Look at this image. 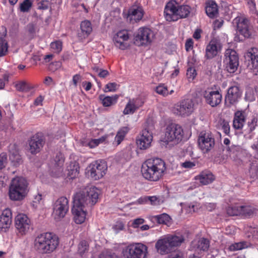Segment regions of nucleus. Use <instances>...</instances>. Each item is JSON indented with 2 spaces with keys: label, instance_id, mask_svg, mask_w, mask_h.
Returning a JSON list of instances; mask_svg holds the SVG:
<instances>
[{
  "label": "nucleus",
  "instance_id": "obj_1",
  "mask_svg": "<svg viewBox=\"0 0 258 258\" xmlns=\"http://www.w3.org/2000/svg\"><path fill=\"white\" fill-rule=\"evenodd\" d=\"M165 162L156 158L147 160L142 165V173L147 180L157 181L162 179L166 173Z\"/></svg>",
  "mask_w": 258,
  "mask_h": 258
},
{
  "label": "nucleus",
  "instance_id": "obj_2",
  "mask_svg": "<svg viewBox=\"0 0 258 258\" xmlns=\"http://www.w3.org/2000/svg\"><path fill=\"white\" fill-rule=\"evenodd\" d=\"M59 243L58 237L52 232L38 234L34 241V249L39 253L50 254L54 251Z\"/></svg>",
  "mask_w": 258,
  "mask_h": 258
},
{
  "label": "nucleus",
  "instance_id": "obj_3",
  "mask_svg": "<svg viewBox=\"0 0 258 258\" xmlns=\"http://www.w3.org/2000/svg\"><path fill=\"white\" fill-rule=\"evenodd\" d=\"M184 241V236L180 234H169L159 239L155 247L161 254H166L179 246Z\"/></svg>",
  "mask_w": 258,
  "mask_h": 258
},
{
  "label": "nucleus",
  "instance_id": "obj_4",
  "mask_svg": "<svg viewBox=\"0 0 258 258\" xmlns=\"http://www.w3.org/2000/svg\"><path fill=\"white\" fill-rule=\"evenodd\" d=\"M27 179L22 176H16L11 181L9 188V196L13 201H20L27 196L28 191Z\"/></svg>",
  "mask_w": 258,
  "mask_h": 258
},
{
  "label": "nucleus",
  "instance_id": "obj_5",
  "mask_svg": "<svg viewBox=\"0 0 258 258\" xmlns=\"http://www.w3.org/2000/svg\"><path fill=\"white\" fill-rule=\"evenodd\" d=\"M191 8L187 5L179 6L175 1L167 4L164 10V16L168 21H175L184 18L189 15Z\"/></svg>",
  "mask_w": 258,
  "mask_h": 258
},
{
  "label": "nucleus",
  "instance_id": "obj_6",
  "mask_svg": "<svg viewBox=\"0 0 258 258\" xmlns=\"http://www.w3.org/2000/svg\"><path fill=\"white\" fill-rule=\"evenodd\" d=\"M100 194V190L93 185H88L82 190V224L84 222L87 215V211H85L83 207L94 206L98 202Z\"/></svg>",
  "mask_w": 258,
  "mask_h": 258
},
{
  "label": "nucleus",
  "instance_id": "obj_7",
  "mask_svg": "<svg viewBox=\"0 0 258 258\" xmlns=\"http://www.w3.org/2000/svg\"><path fill=\"white\" fill-rule=\"evenodd\" d=\"M107 170L106 162L103 160H98L91 163L85 169V175L94 180L102 178Z\"/></svg>",
  "mask_w": 258,
  "mask_h": 258
},
{
  "label": "nucleus",
  "instance_id": "obj_8",
  "mask_svg": "<svg viewBox=\"0 0 258 258\" xmlns=\"http://www.w3.org/2000/svg\"><path fill=\"white\" fill-rule=\"evenodd\" d=\"M183 136V130L182 126L178 124L172 122L167 124L166 126L163 141L176 144L182 140Z\"/></svg>",
  "mask_w": 258,
  "mask_h": 258
},
{
  "label": "nucleus",
  "instance_id": "obj_9",
  "mask_svg": "<svg viewBox=\"0 0 258 258\" xmlns=\"http://www.w3.org/2000/svg\"><path fill=\"white\" fill-rule=\"evenodd\" d=\"M154 130V124L152 120L146 121L140 138L137 140V144L141 150H145L151 146L153 140L152 132Z\"/></svg>",
  "mask_w": 258,
  "mask_h": 258
},
{
  "label": "nucleus",
  "instance_id": "obj_10",
  "mask_svg": "<svg viewBox=\"0 0 258 258\" xmlns=\"http://www.w3.org/2000/svg\"><path fill=\"white\" fill-rule=\"evenodd\" d=\"M155 38L153 31L147 27L140 28L135 35L134 43L139 46L150 45Z\"/></svg>",
  "mask_w": 258,
  "mask_h": 258
},
{
  "label": "nucleus",
  "instance_id": "obj_11",
  "mask_svg": "<svg viewBox=\"0 0 258 258\" xmlns=\"http://www.w3.org/2000/svg\"><path fill=\"white\" fill-rule=\"evenodd\" d=\"M147 253V247L141 243L130 244L123 250L125 258H146Z\"/></svg>",
  "mask_w": 258,
  "mask_h": 258
},
{
  "label": "nucleus",
  "instance_id": "obj_12",
  "mask_svg": "<svg viewBox=\"0 0 258 258\" xmlns=\"http://www.w3.org/2000/svg\"><path fill=\"white\" fill-rule=\"evenodd\" d=\"M194 103L191 99H184L175 105L173 112L178 116H187L194 111Z\"/></svg>",
  "mask_w": 258,
  "mask_h": 258
},
{
  "label": "nucleus",
  "instance_id": "obj_13",
  "mask_svg": "<svg viewBox=\"0 0 258 258\" xmlns=\"http://www.w3.org/2000/svg\"><path fill=\"white\" fill-rule=\"evenodd\" d=\"M224 62L229 73H234L239 64L238 56L236 52L233 49H227L225 53Z\"/></svg>",
  "mask_w": 258,
  "mask_h": 258
},
{
  "label": "nucleus",
  "instance_id": "obj_14",
  "mask_svg": "<svg viewBox=\"0 0 258 258\" xmlns=\"http://www.w3.org/2000/svg\"><path fill=\"white\" fill-rule=\"evenodd\" d=\"M203 95L206 102L213 107L217 106L221 102L222 96L218 90L207 88L203 91Z\"/></svg>",
  "mask_w": 258,
  "mask_h": 258
},
{
  "label": "nucleus",
  "instance_id": "obj_15",
  "mask_svg": "<svg viewBox=\"0 0 258 258\" xmlns=\"http://www.w3.org/2000/svg\"><path fill=\"white\" fill-rule=\"evenodd\" d=\"M198 143L201 149L207 152L214 147L215 140L211 133L203 131L199 135Z\"/></svg>",
  "mask_w": 258,
  "mask_h": 258
},
{
  "label": "nucleus",
  "instance_id": "obj_16",
  "mask_svg": "<svg viewBox=\"0 0 258 258\" xmlns=\"http://www.w3.org/2000/svg\"><path fill=\"white\" fill-rule=\"evenodd\" d=\"M233 24H235L237 29L240 34L245 38H249L251 34V30L248 20L244 17H237L233 20Z\"/></svg>",
  "mask_w": 258,
  "mask_h": 258
},
{
  "label": "nucleus",
  "instance_id": "obj_17",
  "mask_svg": "<svg viewBox=\"0 0 258 258\" xmlns=\"http://www.w3.org/2000/svg\"><path fill=\"white\" fill-rule=\"evenodd\" d=\"M69 209V200L66 197H59L53 204L54 213L59 218H63Z\"/></svg>",
  "mask_w": 258,
  "mask_h": 258
},
{
  "label": "nucleus",
  "instance_id": "obj_18",
  "mask_svg": "<svg viewBox=\"0 0 258 258\" xmlns=\"http://www.w3.org/2000/svg\"><path fill=\"white\" fill-rule=\"evenodd\" d=\"M129 35L126 30H121L116 33L113 36V40L116 47L121 50L129 47Z\"/></svg>",
  "mask_w": 258,
  "mask_h": 258
},
{
  "label": "nucleus",
  "instance_id": "obj_19",
  "mask_svg": "<svg viewBox=\"0 0 258 258\" xmlns=\"http://www.w3.org/2000/svg\"><path fill=\"white\" fill-rule=\"evenodd\" d=\"M15 226L22 235L25 234L30 227V220L25 214H19L15 218Z\"/></svg>",
  "mask_w": 258,
  "mask_h": 258
},
{
  "label": "nucleus",
  "instance_id": "obj_20",
  "mask_svg": "<svg viewBox=\"0 0 258 258\" xmlns=\"http://www.w3.org/2000/svg\"><path fill=\"white\" fill-rule=\"evenodd\" d=\"M45 139L40 134H36L32 136L29 141V150L31 154L39 153L45 144Z\"/></svg>",
  "mask_w": 258,
  "mask_h": 258
},
{
  "label": "nucleus",
  "instance_id": "obj_21",
  "mask_svg": "<svg viewBox=\"0 0 258 258\" xmlns=\"http://www.w3.org/2000/svg\"><path fill=\"white\" fill-rule=\"evenodd\" d=\"M72 213L75 223L81 224V191H77L73 196Z\"/></svg>",
  "mask_w": 258,
  "mask_h": 258
},
{
  "label": "nucleus",
  "instance_id": "obj_22",
  "mask_svg": "<svg viewBox=\"0 0 258 258\" xmlns=\"http://www.w3.org/2000/svg\"><path fill=\"white\" fill-rule=\"evenodd\" d=\"M241 97V92L237 86H232L230 87L225 96V104L230 107L235 104Z\"/></svg>",
  "mask_w": 258,
  "mask_h": 258
},
{
  "label": "nucleus",
  "instance_id": "obj_23",
  "mask_svg": "<svg viewBox=\"0 0 258 258\" xmlns=\"http://www.w3.org/2000/svg\"><path fill=\"white\" fill-rule=\"evenodd\" d=\"M12 222V213L10 209L6 208L0 215V231L7 232Z\"/></svg>",
  "mask_w": 258,
  "mask_h": 258
},
{
  "label": "nucleus",
  "instance_id": "obj_24",
  "mask_svg": "<svg viewBox=\"0 0 258 258\" xmlns=\"http://www.w3.org/2000/svg\"><path fill=\"white\" fill-rule=\"evenodd\" d=\"M245 56L250 59L251 63L248 64L249 69L254 75H258V49L254 47L250 48Z\"/></svg>",
  "mask_w": 258,
  "mask_h": 258
},
{
  "label": "nucleus",
  "instance_id": "obj_25",
  "mask_svg": "<svg viewBox=\"0 0 258 258\" xmlns=\"http://www.w3.org/2000/svg\"><path fill=\"white\" fill-rule=\"evenodd\" d=\"M144 14V11L142 7L134 5L129 9L126 18L130 22H137L142 19Z\"/></svg>",
  "mask_w": 258,
  "mask_h": 258
},
{
  "label": "nucleus",
  "instance_id": "obj_26",
  "mask_svg": "<svg viewBox=\"0 0 258 258\" xmlns=\"http://www.w3.org/2000/svg\"><path fill=\"white\" fill-rule=\"evenodd\" d=\"M221 49L220 42L216 39H212L206 47V57L208 59L212 58L220 52Z\"/></svg>",
  "mask_w": 258,
  "mask_h": 258
},
{
  "label": "nucleus",
  "instance_id": "obj_27",
  "mask_svg": "<svg viewBox=\"0 0 258 258\" xmlns=\"http://www.w3.org/2000/svg\"><path fill=\"white\" fill-rule=\"evenodd\" d=\"M210 245V242L206 238H202L199 240H194L191 244V249L192 250L200 252L205 251L208 250Z\"/></svg>",
  "mask_w": 258,
  "mask_h": 258
},
{
  "label": "nucleus",
  "instance_id": "obj_28",
  "mask_svg": "<svg viewBox=\"0 0 258 258\" xmlns=\"http://www.w3.org/2000/svg\"><path fill=\"white\" fill-rule=\"evenodd\" d=\"M54 160L55 162L56 171H54L53 170L52 171V174L53 176L58 177L62 175V166L64 162V159L63 155L59 153L56 155Z\"/></svg>",
  "mask_w": 258,
  "mask_h": 258
},
{
  "label": "nucleus",
  "instance_id": "obj_29",
  "mask_svg": "<svg viewBox=\"0 0 258 258\" xmlns=\"http://www.w3.org/2000/svg\"><path fill=\"white\" fill-rule=\"evenodd\" d=\"M195 179L199 180L201 184L206 185L212 182L214 180L215 177L210 171L205 170L196 176Z\"/></svg>",
  "mask_w": 258,
  "mask_h": 258
},
{
  "label": "nucleus",
  "instance_id": "obj_30",
  "mask_svg": "<svg viewBox=\"0 0 258 258\" xmlns=\"http://www.w3.org/2000/svg\"><path fill=\"white\" fill-rule=\"evenodd\" d=\"M245 115L244 111H237L235 113L233 121V127L236 130L241 129L245 122Z\"/></svg>",
  "mask_w": 258,
  "mask_h": 258
},
{
  "label": "nucleus",
  "instance_id": "obj_31",
  "mask_svg": "<svg viewBox=\"0 0 258 258\" xmlns=\"http://www.w3.org/2000/svg\"><path fill=\"white\" fill-rule=\"evenodd\" d=\"M68 176L73 179L78 176L80 172V166L77 161L71 162L68 167Z\"/></svg>",
  "mask_w": 258,
  "mask_h": 258
},
{
  "label": "nucleus",
  "instance_id": "obj_32",
  "mask_svg": "<svg viewBox=\"0 0 258 258\" xmlns=\"http://www.w3.org/2000/svg\"><path fill=\"white\" fill-rule=\"evenodd\" d=\"M118 96L114 95L112 96H105L104 95H100L99 96V99L101 104L104 107H109L116 103Z\"/></svg>",
  "mask_w": 258,
  "mask_h": 258
},
{
  "label": "nucleus",
  "instance_id": "obj_33",
  "mask_svg": "<svg viewBox=\"0 0 258 258\" xmlns=\"http://www.w3.org/2000/svg\"><path fill=\"white\" fill-rule=\"evenodd\" d=\"M240 216L245 218L252 217L255 214L256 210L249 205L240 206Z\"/></svg>",
  "mask_w": 258,
  "mask_h": 258
},
{
  "label": "nucleus",
  "instance_id": "obj_34",
  "mask_svg": "<svg viewBox=\"0 0 258 258\" xmlns=\"http://www.w3.org/2000/svg\"><path fill=\"white\" fill-rule=\"evenodd\" d=\"M206 12L209 17H215L218 14L217 4L214 1L208 3L206 7Z\"/></svg>",
  "mask_w": 258,
  "mask_h": 258
},
{
  "label": "nucleus",
  "instance_id": "obj_35",
  "mask_svg": "<svg viewBox=\"0 0 258 258\" xmlns=\"http://www.w3.org/2000/svg\"><path fill=\"white\" fill-rule=\"evenodd\" d=\"M91 24L89 21L82 22V36L87 37L92 32Z\"/></svg>",
  "mask_w": 258,
  "mask_h": 258
},
{
  "label": "nucleus",
  "instance_id": "obj_36",
  "mask_svg": "<svg viewBox=\"0 0 258 258\" xmlns=\"http://www.w3.org/2000/svg\"><path fill=\"white\" fill-rule=\"evenodd\" d=\"M15 87L17 91L20 92H28L33 89L29 84L25 81H20L15 84Z\"/></svg>",
  "mask_w": 258,
  "mask_h": 258
},
{
  "label": "nucleus",
  "instance_id": "obj_37",
  "mask_svg": "<svg viewBox=\"0 0 258 258\" xmlns=\"http://www.w3.org/2000/svg\"><path fill=\"white\" fill-rule=\"evenodd\" d=\"M128 131V129L127 127H123L118 131L115 138V142L117 145L120 144Z\"/></svg>",
  "mask_w": 258,
  "mask_h": 258
},
{
  "label": "nucleus",
  "instance_id": "obj_38",
  "mask_svg": "<svg viewBox=\"0 0 258 258\" xmlns=\"http://www.w3.org/2000/svg\"><path fill=\"white\" fill-rule=\"evenodd\" d=\"M153 219L159 224L166 225H167L170 220V217L166 214H162L155 216L153 217Z\"/></svg>",
  "mask_w": 258,
  "mask_h": 258
},
{
  "label": "nucleus",
  "instance_id": "obj_39",
  "mask_svg": "<svg viewBox=\"0 0 258 258\" xmlns=\"http://www.w3.org/2000/svg\"><path fill=\"white\" fill-rule=\"evenodd\" d=\"M248 247L247 243L244 241L234 243L230 245L229 249L230 251H236L241 250Z\"/></svg>",
  "mask_w": 258,
  "mask_h": 258
},
{
  "label": "nucleus",
  "instance_id": "obj_40",
  "mask_svg": "<svg viewBox=\"0 0 258 258\" xmlns=\"http://www.w3.org/2000/svg\"><path fill=\"white\" fill-rule=\"evenodd\" d=\"M241 210L240 206L239 205L229 207L227 209V213L231 216H240Z\"/></svg>",
  "mask_w": 258,
  "mask_h": 258
},
{
  "label": "nucleus",
  "instance_id": "obj_41",
  "mask_svg": "<svg viewBox=\"0 0 258 258\" xmlns=\"http://www.w3.org/2000/svg\"><path fill=\"white\" fill-rule=\"evenodd\" d=\"M62 42L60 40H56L50 43V48L52 51L57 54L62 50Z\"/></svg>",
  "mask_w": 258,
  "mask_h": 258
},
{
  "label": "nucleus",
  "instance_id": "obj_42",
  "mask_svg": "<svg viewBox=\"0 0 258 258\" xmlns=\"http://www.w3.org/2000/svg\"><path fill=\"white\" fill-rule=\"evenodd\" d=\"M10 159L14 163L15 166H18L22 162L21 156L17 151L11 153L10 155Z\"/></svg>",
  "mask_w": 258,
  "mask_h": 258
},
{
  "label": "nucleus",
  "instance_id": "obj_43",
  "mask_svg": "<svg viewBox=\"0 0 258 258\" xmlns=\"http://www.w3.org/2000/svg\"><path fill=\"white\" fill-rule=\"evenodd\" d=\"M32 2L31 0H24L20 5V9L22 12H28L32 6Z\"/></svg>",
  "mask_w": 258,
  "mask_h": 258
},
{
  "label": "nucleus",
  "instance_id": "obj_44",
  "mask_svg": "<svg viewBox=\"0 0 258 258\" xmlns=\"http://www.w3.org/2000/svg\"><path fill=\"white\" fill-rule=\"evenodd\" d=\"M105 140V138L102 137L99 139L91 140L87 144L84 143V145H88L90 148H93L98 146L100 143H103Z\"/></svg>",
  "mask_w": 258,
  "mask_h": 258
},
{
  "label": "nucleus",
  "instance_id": "obj_45",
  "mask_svg": "<svg viewBox=\"0 0 258 258\" xmlns=\"http://www.w3.org/2000/svg\"><path fill=\"white\" fill-rule=\"evenodd\" d=\"M130 101L132 102L137 110L142 106L145 102L144 99L140 97L130 99Z\"/></svg>",
  "mask_w": 258,
  "mask_h": 258
},
{
  "label": "nucleus",
  "instance_id": "obj_46",
  "mask_svg": "<svg viewBox=\"0 0 258 258\" xmlns=\"http://www.w3.org/2000/svg\"><path fill=\"white\" fill-rule=\"evenodd\" d=\"M136 110V108L129 100L123 110V113L125 115L133 114Z\"/></svg>",
  "mask_w": 258,
  "mask_h": 258
},
{
  "label": "nucleus",
  "instance_id": "obj_47",
  "mask_svg": "<svg viewBox=\"0 0 258 258\" xmlns=\"http://www.w3.org/2000/svg\"><path fill=\"white\" fill-rule=\"evenodd\" d=\"M8 163V156L6 153L0 154V172L5 168Z\"/></svg>",
  "mask_w": 258,
  "mask_h": 258
},
{
  "label": "nucleus",
  "instance_id": "obj_48",
  "mask_svg": "<svg viewBox=\"0 0 258 258\" xmlns=\"http://www.w3.org/2000/svg\"><path fill=\"white\" fill-rule=\"evenodd\" d=\"M156 92L158 94L163 96H167L169 95V92L167 88L163 85L158 86L156 88Z\"/></svg>",
  "mask_w": 258,
  "mask_h": 258
},
{
  "label": "nucleus",
  "instance_id": "obj_49",
  "mask_svg": "<svg viewBox=\"0 0 258 258\" xmlns=\"http://www.w3.org/2000/svg\"><path fill=\"white\" fill-rule=\"evenodd\" d=\"M99 258H119L114 252L110 251L105 250L102 251L99 255Z\"/></svg>",
  "mask_w": 258,
  "mask_h": 258
},
{
  "label": "nucleus",
  "instance_id": "obj_50",
  "mask_svg": "<svg viewBox=\"0 0 258 258\" xmlns=\"http://www.w3.org/2000/svg\"><path fill=\"white\" fill-rule=\"evenodd\" d=\"M8 43L4 41L0 42V57L6 55L8 52Z\"/></svg>",
  "mask_w": 258,
  "mask_h": 258
},
{
  "label": "nucleus",
  "instance_id": "obj_51",
  "mask_svg": "<svg viewBox=\"0 0 258 258\" xmlns=\"http://www.w3.org/2000/svg\"><path fill=\"white\" fill-rule=\"evenodd\" d=\"M27 29L29 35L32 37H33L35 36L36 32H38L39 31L38 30H37L36 25L33 23H29L28 24L27 26Z\"/></svg>",
  "mask_w": 258,
  "mask_h": 258
},
{
  "label": "nucleus",
  "instance_id": "obj_52",
  "mask_svg": "<svg viewBox=\"0 0 258 258\" xmlns=\"http://www.w3.org/2000/svg\"><path fill=\"white\" fill-rule=\"evenodd\" d=\"M148 199L151 204L154 206L159 205L163 202L159 197L156 196H148Z\"/></svg>",
  "mask_w": 258,
  "mask_h": 258
},
{
  "label": "nucleus",
  "instance_id": "obj_53",
  "mask_svg": "<svg viewBox=\"0 0 258 258\" xmlns=\"http://www.w3.org/2000/svg\"><path fill=\"white\" fill-rule=\"evenodd\" d=\"M197 75L196 71L193 68H189L187 69L186 76L189 81H192Z\"/></svg>",
  "mask_w": 258,
  "mask_h": 258
},
{
  "label": "nucleus",
  "instance_id": "obj_54",
  "mask_svg": "<svg viewBox=\"0 0 258 258\" xmlns=\"http://www.w3.org/2000/svg\"><path fill=\"white\" fill-rule=\"evenodd\" d=\"M249 172L252 178H258V163L253 164L249 169Z\"/></svg>",
  "mask_w": 258,
  "mask_h": 258
},
{
  "label": "nucleus",
  "instance_id": "obj_55",
  "mask_svg": "<svg viewBox=\"0 0 258 258\" xmlns=\"http://www.w3.org/2000/svg\"><path fill=\"white\" fill-rule=\"evenodd\" d=\"M39 10H45L48 9L49 2L47 0H42L38 4Z\"/></svg>",
  "mask_w": 258,
  "mask_h": 258
},
{
  "label": "nucleus",
  "instance_id": "obj_56",
  "mask_svg": "<svg viewBox=\"0 0 258 258\" xmlns=\"http://www.w3.org/2000/svg\"><path fill=\"white\" fill-rule=\"evenodd\" d=\"M145 222V220L143 218H137L133 221L132 226L134 228L139 227V226Z\"/></svg>",
  "mask_w": 258,
  "mask_h": 258
},
{
  "label": "nucleus",
  "instance_id": "obj_57",
  "mask_svg": "<svg viewBox=\"0 0 258 258\" xmlns=\"http://www.w3.org/2000/svg\"><path fill=\"white\" fill-rule=\"evenodd\" d=\"M257 119L255 117H253L250 121L248 122V126L249 128L250 132H252L254 130L255 127L256 126Z\"/></svg>",
  "mask_w": 258,
  "mask_h": 258
},
{
  "label": "nucleus",
  "instance_id": "obj_58",
  "mask_svg": "<svg viewBox=\"0 0 258 258\" xmlns=\"http://www.w3.org/2000/svg\"><path fill=\"white\" fill-rule=\"evenodd\" d=\"M61 66V63L59 61H54L49 64V69L50 71L54 72L59 68Z\"/></svg>",
  "mask_w": 258,
  "mask_h": 258
},
{
  "label": "nucleus",
  "instance_id": "obj_59",
  "mask_svg": "<svg viewBox=\"0 0 258 258\" xmlns=\"http://www.w3.org/2000/svg\"><path fill=\"white\" fill-rule=\"evenodd\" d=\"M117 87V84L115 83H109L105 86L106 91H115Z\"/></svg>",
  "mask_w": 258,
  "mask_h": 258
},
{
  "label": "nucleus",
  "instance_id": "obj_60",
  "mask_svg": "<svg viewBox=\"0 0 258 258\" xmlns=\"http://www.w3.org/2000/svg\"><path fill=\"white\" fill-rule=\"evenodd\" d=\"M222 128L224 132L226 135H228L230 133V126L229 123L223 120L221 123Z\"/></svg>",
  "mask_w": 258,
  "mask_h": 258
},
{
  "label": "nucleus",
  "instance_id": "obj_61",
  "mask_svg": "<svg viewBox=\"0 0 258 258\" xmlns=\"http://www.w3.org/2000/svg\"><path fill=\"white\" fill-rule=\"evenodd\" d=\"M44 99V96L39 95L37 97L34 101V104L35 106L42 105V102Z\"/></svg>",
  "mask_w": 258,
  "mask_h": 258
},
{
  "label": "nucleus",
  "instance_id": "obj_62",
  "mask_svg": "<svg viewBox=\"0 0 258 258\" xmlns=\"http://www.w3.org/2000/svg\"><path fill=\"white\" fill-rule=\"evenodd\" d=\"M181 165L185 168H191L196 165V164L195 162L188 161L182 163Z\"/></svg>",
  "mask_w": 258,
  "mask_h": 258
},
{
  "label": "nucleus",
  "instance_id": "obj_63",
  "mask_svg": "<svg viewBox=\"0 0 258 258\" xmlns=\"http://www.w3.org/2000/svg\"><path fill=\"white\" fill-rule=\"evenodd\" d=\"M168 258H183V255L181 252L176 251L171 253Z\"/></svg>",
  "mask_w": 258,
  "mask_h": 258
},
{
  "label": "nucleus",
  "instance_id": "obj_64",
  "mask_svg": "<svg viewBox=\"0 0 258 258\" xmlns=\"http://www.w3.org/2000/svg\"><path fill=\"white\" fill-rule=\"evenodd\" d=\"M250 232L252 234L253 237L258 240V228H251Z\"/></svg>",
  "mask_w": 258,
  "mask_h": 258
}]
</instances>
